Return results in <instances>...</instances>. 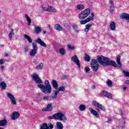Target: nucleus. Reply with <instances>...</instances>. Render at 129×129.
Segmentation results:
<instances>
[{"label": "nucleus", "instance_id": "1", "mask_svg": "<svg viewBox=\"0 0 129 129\" xmlns=\"http://www.w3.org/2000/svg\"><path fill=\"white\" fill-rule=\"evenodd\" d=\"M32 79L37 83V87L40 88L41 90L43 93H51L52 92V87L50 85L49 81L46 80L44 82V85L42 84V80L40 78L37 74H33L31 76Z\"/></svg>", "mask_w": 129, "mask_h": 129}, {"label": "nucleus", "instance_id": "2", "mask_svg": "<svg viewBox=\"0 0 129 129\" xmlns=\"http://www.w3.org/2000/svg\"><path fill=\"white\" fill-rule=\"evenodd\" d=\"M99 64L103 66H113V67H121V63H120V55H117L116 57V62L113 60H110L107 57H105L103 56H99L97 58Z\"/></svg>", "mask_w": 129, "mask_h": 129}, {"label": "nucleus", "instance_id": "3", "mask_svg": "<svg viewBox=\"0 0 129 129\" xmlns=\"http://www.w3.org/2000/svg\"><path fill=\"white\" fill-rule=\"evenodd\" d=\"M48 119H59V120L65 121L67 120V118L62 113L58 112L54 114L52 116H48Z\"/></svg>", "mask_w": 129, "mask_h": 129}, {"label": "nucleus", "instance_id": "4", "mask_svg": "<svg viewBox=\"0 0 129 129\" xmlns=\"http://www.w3.org/2000/svg\"><path fill=\"white\" fill-rule=\"evenodd\" d=\"M35 42H33L32 43L33 50H36L38 51V45H37V43L39 44V45L42 46V47H44V48L47 47V45L42 41V39H41V38H38L37 39H35Z\"/></svg>", "mask_w": 129, "mask_h": 129}, {"label": "nucleus", "instance_id": "5", "mask_svg": "<svg viewBox=\"0 0 129 129\" xmlns=\"http://www.w3.org/2000/svg\"><path fill=\"white\" fill-rule=\"evenodd\" d=\"M89 14H90V9H86L79 14V18L80 20H84V19H86V18L89 16Z\"/></svg>", "mask_w": 129, "mask_h": 129}, {"label": "nucleus", "instance_id": "6", "mask_svg": "<svg viewBox=\"0 0 129 129\" xmlns=\"http://www.w3.org/2000/svg\"><path fill=\"white\" fill-rule=\"evenodd\" d=\"M91 68H92L94 72H96L99 68V64H98V61L96 59H92L91 62Z\"/></svg>", "mask_w": 129, "mask_h": 129}, {"label": "nucleus", "instance_id": "7", "mask_svg": "<svg viewBox=\"0 0 129 129\" xmlns=\"http://www.w3.org/2000/svg\"><path fill=\"white\" fill-rule=\"evenodd\" d=\"M6 95L11 101L12 104H13V105H16V104H17V101H16V98H15V96H14L13 94H12L11 93L7 92Z\"/></svg>", "mask_w": 129, "mask_h": 129}, {"label": "nucleus", "instance_id": "8", "mask_svg": "<svg viewBox=\"0 0 129 129\" xmlns=\"http://www.w3.org/2000/svg\"><path fill=\"white\" fill-rule=\"evenodd\" d=\"M72 61H73L75 64L79 68H80V60L78 59V56L76 55H74L71 57Z\"/></svg>", "mask_w": 129, "mask_h": 129}, {"label": "nucleus", "instance_id": "9", "mask_svg": "<svg viewBox=\"0 0 129 129\" xmlns=\"http://www.w3.org/2000/svg\"><path fill=\"white\" fill-rule=\"evenodd\" d=\"M92 103L93 105H95L99 109H101V110H103V111H105V107L102 105V104H99L98 102L93 101Z\"/></svg>", "mask_w": 129, "mask_h": 129}, {"label": "nucleus", "instance_id": "10", "mask_svg": "<svg viewBox=\"0 0 129 129\" xmlns=\"http://www.w3.org/2000/svg\"><path fill=\"white\" fill-rule=\"evenodd\" d=\"M54 126L52 123H49L48 126L46 123H43L40 127V129H52L53 128Z\"/></svg>", "mask_w": 129, "mask_h": 129}, {"label": "nucleus", "instance_id": "11", "mask_svg": "<svg viewBox=\"0 0 129 129\" xmlns=\"http://www.w3.org/2000/svg\"><path fill=\"white\" fill-rule=\"evenodd\" d=\"M102 94L107 98H112V95L106 90L102 91Z\"/></svg>", "mask_w": 129, "mask_h": 129}, {"label": "nucleus", "instance_id": "12", "mask_svg": "<svg viewBox=\"0 0 129 129\" xmlns=\"http://www.w3.org/2000/svg\"><path fill=\"white\" fill-rule=\"evenodd\" d=\"M93 17H89L88 18H86L85 20H81L80 21V23L81 25H85L87 23H89L90 21H93Z\"/></svg>", "mask_w": 129, "mask_h": 129}, {"label": "nucleus", "instance_id": "13", "mask_svg": "<svg viewBox=\"0 0 129 129\" xmlns=\"http://www.w3.org/2000/svg\"><path fill=\"white\" fill-rule=\"evenodd\" d=\"M20 116V113L18 112H13L11 115V119L12 120H15V119H17V118H19Z\"/></svg>", "mask_w": 129, "mask_h": 129}, {"label": "nucleus", "instance_id": "14", "mask_svg": "<svg viewBox=\"0 0 129 129\" xmlns=\"http://www.w3.org/2000/svg\"><path fill=\"white\" fill-rule=\"evenodd\" d=\"M90 111L91 113L94 115V116H96V117H97L98 118H99V117H100L99 114H98V112H97V111H96V110H93V109L92 108H90Z\"/></svg>", "mask_w": 129, "mask_h": 129}, {"label": "nucleus", "instance_id": "15", "mask_svg": "<svg viewBox=\"0 0 129 129\" xmlns=\"http://www.w3.org/2000/svg\"><path fill=\"white\" fill-rule=\"evenodd\" d=\"M42 32V28L41 27L35 26L34 27V33L38 35V34H40V33Z\"/></svg>", "mask_w": 129, "mask_h": 129}, {"label": "nucleus", "instance_id": "16", "mask_svg": "<svg viewBox=\"0 0 129 129\" xmlns=\"http://www.w3.org/2000/svg\"><path fill=\"white\" fill-rule=\"evenodd\" d=\"M120 17L122 20H126L127 21H129V14L126 13H122Z\"/></svg>", "mask_w": 129, "mask_h": 129}, {"label": "nucleus", "instance_id": "17", "mask_svg": "<svg viewBox=\"0 0 129 129\" xmlns=\"http://www.w3.org/2000/svg\"><path fill=\"white\" fill-rule=\"evenodd\" d=\"M51 84L54 89H55V90H57L58 89V83H57V81L56 80H52L51 82Z\"/></svg>", "mask_w": 129, "mask_h": 129}, {"label": "nucleus", "instance_id": "18", "mask_svg": "<svg viewBox=\"0 0 129 129\" xmlns=\"http://www.w3.org/2000/svg\"><path fill=\"white\" fill-rule=\"evenodd\" d=\"M59 93V92L58 91V90H54L52 92V95L51 96V98H53V99H56L58 96V94Z\"/></svg>", "mask_w": 129, "mask_h": 129}, {"label": "nucleus", "instance_id": "19", "mask_svg": "<svg viewBox=\"0 0 129 129\" xmlns=\"http://www.w3.org/2000/svg\"><path fill=\"white\" fill-rule=\"evenodd\" d=\"M8 124V121L6 119L0 120V126H5Z\"/></svg>", "mask_w": 129, "mask_h": 129}, {"label": "nucleus", "instance_id": "20", "mask_svg": "<svg viewBox=\"0 0 129 129\" xmlns=\"http://www.w3.org/2000/svg\"><path fill=\"white\" fill-rule=\"evenodd\" d=\"M2 81V79H0V82ZM2 87V89L3 90H5L6 88H7V84H6V82H2L0 84V87Z\"/></svg>", "mask_w": 129, "mask_h": 129}, {"label": "nucleus", "instance_id": "21", "mask_svg": "<svg viewBox=\"0 0 129 129\" xmlns=\"http://www.w3.org/2000/svg\"><path fill=\"white\" fill-rule=\"evenodd\" d=\"M48 12L50 13H57V10L52 6H48Z\"/></svg>", "mask_w": 129, "mask_h": 129}, {"label": "nucleus", "instance_id": "22", "mask_svg": "<svg viewBox=\"0 0 129 129\" xmlns=\"http://www.w3.org/2000/svg\"><path fill=\"white\" fill-rule=\"evenodd\" d=\"M115 22H111L110 24V29L111 31H114L115 30Z\"/></svg>", "mask_w": 129, "mask_h": 129}, {"label": "nucleus", "instance_id": "23", "mask_svg": "<svg viewBox=\"0 0 129 129\" xmlns=\"http://www.w3.org/2000/svg\"><path fill=\"white\" fill-rule=\"evenodd\" d=\"M56 126L57 129H63V124L61 122H57Z\"/></svg>", "mask_w": 129, "mask_h": 129}, {"label": "nucleus", "instance_id": "24", "mask_svg": "<svg viewBox=\"0 0 129 129\" xmlns=\"http://www.w3.org/2000/svg\"><path fill=\"white\" fill-rule=\"evenodd\" d=\"M37 52H38V50H36V49H32L30 52L29 55L32 57H33L37 54Z\"/></svg>", "mask_w": 129, "mask_h": 129}, {"label": "nucleus", "instance_id": "25", "mask_svg": "<svg viewBox=\"0 0 129 129\" xmlns=\"http://www.w3.org/2000/svg\"><path fill=\"white\" fill-rule=\"evenodd\" d=\"M25 17L28 22V26H31V24L32 23V20H31V19H30V17H29V16H28L27 14L25 15Z\"/></svg>", "mask_w": 129, "mask_h": 129}, {"label": "nucleus", "instance_id": "26", "mask_svg": "<svg viewBox=\"0 0 129 129\" xmlns=\"http://www.w3.org/2000/svg\"><path fill=\"white\" fill-rule=\"evenodd\" d=\"M91 26H92V24H88L86 26V28L85 29V33H86V34H87V33H88V31H89V29H90V28L91 27Z\"/></svg>", "mask_w": 129, "mask_h": 129}, {"label": "nucleus", "instance_id": "27", "mask_svg": "<svg viewBox=\"0 0 129 129\" xmlns=\"http://www.w3.org/2000/svg\"><path fill=\"white\" fill-rule=\"evenodd\" d=\"M24 38L25 39H26V40H28L29 43H32L33 42V40H32V38L30 37L27 34H24Z\"/></svg>", "mask_w": 129, "mask_h": 129}, {"label": "nucleus", "instance_id": "28", "mask_svg": "<svg viewBox=\"0 0 129 129\" xmlns=\"http://www.w3.org/2000/svg\"><path fill=\"white\" fill-rule=\"evenodd\" d=\"M54 28L55 30H57V31H62L63 30V28H62V26H61L59 24H56L54 26Z\"/></svg>", "mask_w": 129, "mask_h": 129}, {"label": "nucleus", "instance_id": "29", "mask_svg": "<svg viewBox=\"0 0 129 129\" xmlns=\"http://www.w3.org/2000/svg\"><path fill=\"white\" fill-rule=\"evenodd\" d=\"M79 109L80 111H83L86 109V106L84 104H81L79 107Z\"/></svg>", "mask_w": 129, "mask_h": 129}, {"label": "nucleus", "instance_id": "30", "mask_svg": "<svg viewBox=\"0 0 129 129\" xmlns=\"http://www.w3.org/2000/svg\"><path fill=\"white\" fill-rule=\"evenodd\" d=\"M43 67H44V64L41 62L39 64V65L37 66L35 69L36 70H41L43 69Z\"/></svg>", "mask_w": 129, "mask_h": 129}, {"label": "nucleus", "instance_id": "31", "mask_svg": "<svg viewBox=\"0 0 129 129\" xmlns=\"http://www.w3.org/2000/svg\"><path fill=\"white\" fill-rule=\"evenodd\" d=\"M52 108L53 107L52 106V104H48L46 106L47 111H51Z\"/></svg>", "mask_w": 129, "mask_h": 129}, {"label": "nucleus", "instance_id": "32", "mask_svg": "<svg viewBox=\"0 0 129 129\" xmlns=\"http://www.w3.org/2000/svg\"><path fill=\"white\" fill-rule=\"evenodd\" d=\"M59 52L61 55H65L66 50H65V49L61 48L59 49Z\"/></svg>", "mask_w": 129, "mask_h": 129}, {"label": "nucleus", "instance_id": "33", "mask_svg": "<svg viewBox=\"0 0 129 129\" xmlns=\"http://www.w3.org/2000/svg\"><path fill=\"white\" fill-rule=\"evenodd\" d=\"M13 35H15L14 30V29H11V31L9 34V37L10 39L13 38Z\"/></svg>", "mask_w": 129, "mask_h": 129}, {"label": "nucleus", "instance_id": "34", "mask_svg": "<svg viewBox=\"0 0 129 129\" xmlns=\"http://www.w3.org/2000/svg\"><path fill=\"white\" fill-rule=\"evenodd\" d=\"M85 60L87 62H89V61H90V56H89V55H88V54H87V53L85 54Z\"/></svg>", "mask_w": 129, "mask_h": 129}, {"label": "nucleus", "instance_id": "35", "mask_svg": "<svg viewBox=\"0 0 129 129\" xmlns=\"http://www.w3.org/2000/svg\"><path fill=\"white\" fill-rule=\"evenodd\" d=\"M77 9L78 10L82 11V10H83V9H84V6H83V5H79L77 6Z\"/></svg>", "mask_w": 129, "mask_h": 129}, {"label": "nucleus", "instance_id": "36", "mask_svg": "<svg viewBox=\"0 0 129 129\" xmlns=\"http://www.w3.org/2000/svg\"><path fill=\"white\" fill-rule=\"evenodd\" d=\"M73 28L74 30L75 31V32H78V26L77 25H73Z\"/></svg>", "mask_w": 129, "mask_h": 129}, {"label": "nucleus", "instance_id": "37", "mask_svg": "<svg viewBox=\"0 0 129 129\" xmlns=\"http://www.w3.org/2000/svg\"><path fill=\"white\" fill-rule=\"evenodd\" d=\"M58 92H60V91H64L65 90V87L61 86L58 88V89L57 90Z\"/></svg>", "mask_w": 129, "mask_h": 129}, {"label": "nucleus", "instance_id": "38", "mask_svg": "<svg viewBox=\"0 0 129 129\" xmlns=\"http://www.w3.org/2000/svg\"><path fill=\"white\" fill-rule=\"evenodd\" d=\"M107 84L108 86H109L110 87H111L112 86V82L110 80H109L107 82Z\"/></svg>", "mask_w": 129, "mask_h": 129}, {"label": "nucleus", "instance_id": "39", "mask_svg": "<svg viewBox=\"0 0 129 129\" xmlns=\"http://www.w3.org/2000/svg\"><path fill=\"white\" fill-rule=\"evenodd\" d=\"M50 97L49 96H45L43 97L42 99L44 101H46V100H49L50 99Z\"/></svg>", "mask_w": 129, "mask_h": 129}, {"label": "nucleus", "instance_id": "40", "mask_svg": "<svg viewBox=\"0 0 129 129\" xmlns=\"http://www.w3.org/2000/svg\"><path fill=\"white\" fill-rule=\"evenodd\" d=\"M41 9L42 10V11H44V12H48V6L47 7H42Z\"/></svg>", "mask_w": 129, "mask_h": 129}, {"label": "nucleus", "instance_id": "41", "mask_svg": "<svg viewBox=\"0 0 129 129\" xmlns=\"http://www.w3.org/2000/svg\"><path fill=\"white\" fill-rule=\"evenodd\" d=\"M63 26L67 30H70V26L68 24L64 23Z\"/></svg>", "mask_w": 129, "mask_h": 129}, {"label": "nucleus", "instance_id": "42", "mask_svg": "<svg viewBox=\"0 0 129 129\" xmlns=\"http://www.w3.org/2000/svg\"><path fill=\"white\" fill-rule=\"evenodd\" d=\"M68 49L69 50H74L75 47L73 46H71V45L69 44L68 45Z\"/></svg>", "mask_w": 129, "mask_h": 129}, {"label": "nucleus", "instance_id": "43", "mask_svg": "<svg viewBox=\"0 0 129 129\" xmlns=\"http://www.w3.org/2000/svg\"><path fill=\"white\" fill-rule=\"evenodd\" d=\"M122 73H123V74L124 75V76L126 77H129V72H125L124 71H122Z\"/></svg>", "mask_w": 129, "mask_h": 129}, {"label": "nucleus", "instance_id": "44", "mask_svg": "<svg viewBox=\"0 0 129 129\" xmlns=\"http://www.w3.org/2000/svg\"><path fill=\"white\" fill-rule=\"evenodd\" d=\"M84 71L85 73H88L89 71H90V69H89V68L85 67Z\"/></svg>", "mask_w": 129, "mask_h": 129}, {"label": "nucleus", "instance_id": "45", "mask_svg": "<svg viewBox=\"0 0 129 129\" xmlns=\"http://www.w3.org/2000/svg\"><path fill=\"white\" fill-rule=\"evenodd\" d=\"M114 7L113 5H111L110 7V9L111 10V12H114V9H113Z\"/></svg>", "mask_w": 129, "mask_h": 129}, {"label": "nucleus", "instance_id": "46", "mask_svg": "<svg viewBox=\"0 0 129 129\" xmlns=\"http://www.w3.org/2000/svg\"><path fill=\"white\" fill-rule=\"evenodd\" d=\"M3 64H5V60L1 59H0V64L3 65Z\"/></svg>", "mask_w": 129, "mask_h": 129}, {"label": "nucleus", "instance_id": "47", "mask_svg": "<svg viewBox=\"0 0 129 129\" xmlns=\"http://www.w3.org/2000/svg\"><path fill=\"white\" fill-rule=\"evenodd\" d=\"M67 78H68V76L63 75V76H61V79H62V80H64V79H66Z\"/></svg>", "mask_w": 129, "mask_h": 129}, {"label": "nucleus", "instance_id": "48", "mask_svg": "<svg viewBox=\"0 0 129 129\" xmlns=\"http://www.w3.org/2000/svg\"><path fill=\"white\" fill-rule=\"evenodd\" d=\"M29 51V48L28 47L24 48V52L25 53H27Z\"/></svg>", "mask_w": 129, "mask_h": 129}, {"label": "nucleus", "instance_id": "49", "mask_svg": "<svg viewBox=\"0 0 129 129\" xmlns=\"http://www.w3.org/2000/svg\"><path fill=\"white\" fill-rule=\"evenodd\" d=\"M108 123H111V122H112V120H111V118H109L108 119V121H107Z\"/></svg>", "mask_w": 129, "mask_h": 129}, {"label": "nucleus", "instance_id": "50", "mask_svg": "<svg viewBox=\"0 0 129 129\" xmlns=\"http://www.w3.org/2000/svg\"><path fill=\"white\" fill-rule=\"evenodd\" d=\"M42 111H47V108H43L42 109Z\"/></svg>", "mask_w": 129, "mask_h": 129}, {"label": "nucleus", "instance_id": "51", "mask_svg": "<svg viewBox=\"0 0 129 129\" xmlns=\"http://www.w3.org/2000/svg\"><path fill=\"white\" fill-rule=\"evenodd\" d=\"M125 83L126 84H129V80H126V81H125Z\"/></svg>", "mask_w": 129, "mask_h": 129}, {"label": "nucleus", "instance_id": "52", "mask_svg": "<svg viewBox=\"0 0 129 129\" xmlns=\"http://www.w3.org/2000/svg\"><path fill=\"white\" fill-rule=\"evenodd\" d=\"M91 16L92 17H90L89 18H93V19H94V14L91 13Z\"/></svg>", "mask_w": 129, "mask_h": 129}, {"label": "nucleus", "instance_id": "53", "mask_svg": "<svg viewBox=\"0 0 129 129\" xmlns=\"http://www.w3.org/2000/svg\"><path fill=\"white\" fill-rule=\"evenodd\" d=\"M109 3H110L111 6L113 5V2H112V1L110 0Z\"/></svg>", "mask_w": 129, "mask_h": 129}, {"label": "nucleus", "instance_id": "54", "mask_svg": "<svg viewBox=\"0 0 129 129\" xmlns=\"http://www.w3.org/2000/svg\"><path fill=\"white\" fill-rule=\"evenodd\" d=\"M5 69V67L4 66H1V70L3 71Z\"/></svg>", "mask_w": 129, "mask_h": 129}, {"label": "nucleus", "instance_id": "55", "mask_svg": "<svg viewBox=\"0 0 129 129\" xmlns=\"http://www.w3.org/2000/svg\"><path fill=\"white\" fill-rule=\"evenodd\" d=\"M92 89H95V86H92Z\"/></svg>", "mask_w": 129, "mask_h": 129}, {"label": "nucleus", "instance_id": "56", "mask_svg": "<svg viewBox=\"0 0 129 129\" xmlns=\"http://www.w3.org/2000/svg\"><path fill=\"white\" fill-rule=\"evenodd\" d=\"M123 90H126V87H124L123 88Z\"/></svg>", "mask_w": 129, "mask_h": 129}, {"label": "nucleus", "instance_id": "57", "mask_svg": "<svg viewBox=\"0 0 129 129\" xmlns=\"http://www.w3.org/2000/svg\"><path fill=\"white\" fill-rule=\"evenodd\" d=\"M124 124H123V125L122 126V129H123V128H124Z\"/></svg>", "mask_w": 129, "mask_h": 129}, {"label": "nucleus", "instance_id": "58", "mask_svg": "<svg viewBox=\"0 0 129 129\" xmlns=\"http://www.w3.org/2000/svg\"><path fill=\"white\" fill-rule=\"evenodd\" d=\"M5 56H6V57H8V56H9V54H8L6 53V54H5Z\"/></svg>", "mask_w": 129, "mask_h": 129}, {"label": "nucleus", "instance_id": "59", "mask_svg": "<svg viewBox=\"0 0 129 129\" xmlns=\"http://www.w3.org/2000/svg\"><path fill=\"white\" fill-rule=\"evenodd\" d=\"M46 34V31H43V34Z\"/></svg>", "mask_w": 129, "mask_h": 129}, {"label": "nucleus", "instance_id": "60", "mask_svg": "<svg viewBox=\"0 0 129 129\" xmlns=\"http://www.w3.org/2000/svg\"><path fill=\"white\" fill-rule=\"evenodd\" d=\"M48 27H49V28H50L51 27V25H50V24H49Z\"/></svg>", "mask_w": 129, "mask_h": 129}, {"label": "nucleus", "instance_id": "61", "mask_svg": "<svg viewBox=\"0 0 129 129\" xmlns=\"http://www.w3.org/2000/svg\"><path fill=\"white\" fill-rule=\"evenodd\" d=\"M2 13V10H0V14Z\"/></svg>", "mask_w": 129, "mask_h": 129}, {"label": "nucleus", "instance_id": "62", "mask_svg": "<svg viewBox=\"0 0 129 129\" xmlns=\"http://www.w3.org/2000/svg\"><path fill=\"white\" fill-rule=\"evenodd\" d=\"M0 129H4V128H3V127H0Z\"/></svg>", "mask_w": 129, "mask_h": 129}, {"label": "nucleus", "instance_id": "63", "mask_svg": "<svg viewBox=\"0 0 129 129\" xmlns=\"http://www.w3.org/2000/svg\"><path fill=\"white\" fill-rule=\"evenodd\" d=\"M119 111H120V112H121V110H119Z\"/></svg>", "mask_w": 129, "mask_h": 129}, {"label": "nucleus", "instance_id": "64", "mask_svg": "<svg viewBox=\"0 0 129 129\" xmlns=\"http://www.w3.org/2000/svg\"><path fill=\"white\" fill-rule=\"evenodd\" d=\"M38 94H39V95H40V94H41V93H39Z\"/></svg>", "mask_w": 129, "mask_h": 129}]
</instances>
